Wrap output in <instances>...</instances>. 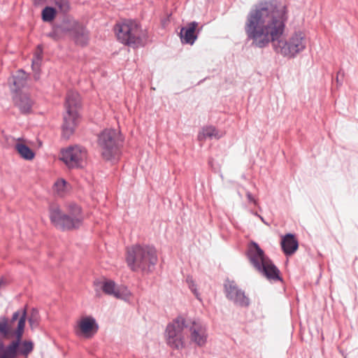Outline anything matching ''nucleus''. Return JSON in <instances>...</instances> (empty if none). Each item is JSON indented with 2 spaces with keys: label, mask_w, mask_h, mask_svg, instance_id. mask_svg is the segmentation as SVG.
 <instances>
[{
  "label": "nucleus",
  "mask_w": 358,
  "mask_h": 358,
  "mask_svg": "<svg viewBox=\"0 0 358 358\" xmlns=\"http://www.w3.org/2000/svg\"><path fill=\"white\" fill-rule=\"evenodd\" d=\"M287 20L286 6L276 0L255 4L248 15V22H285Z\"/></svg>",
  "instance_id": "3"
},
{
  "label": "nucleus",
  "mask_w": 358,
  "mask_h": 358,
  "mask_svg": "<svg viewBox=\"0 0 358 358\" xmlns=\"http://www.w3.org/2000/svg\"><path fill=\"white\" fill-rule=\"evenodd\" d=\"M339 80V78H338V76L336 77V81L338 82Z\"/></svg>",
  "instance_id": "33"
},
{
  "label": "nucleus",
  "mask_w": 358,
  "mask_h": 358,
  "mask_svg": "<svg viewBox=\"0 0 358 358\" xmlns=\"http://www.w3.org/2000/svg\"><path fill=\"white\" fill-rule=\"evenodd\" d=\"M281 247L286 255H291L298 249L299 243L293 234H287L282 238Z\"/></svg>",
  "instance_id": "19"
},
{
  "label": "nucleus",
  "mask_w": 358,
  "mask_h": 358,
  "mask_svg": "<svg viewBox=\"0 0 358 358\" xmlns=\"http://www.w3.org/2000/svg\"><path fill=\"white\" fill-rule=\"evenodd\" d=\"M52 29L46 36L54 40L69 35L80 45L83 46L88 43V32L83 24H52Z\"/></svg>",
  "instance_id": "7"
},
{
  "label": "nucleus",
  "mask_w": 358,
  "mask_h": 358,
  "mask_svg": "<svg viewBox=\"0 0 358 358\" xmlns=\"http://www.w3.org/2000/svg\"><path fill=\"white\" fill-rule=\"evenodd\" d=\"M248 257L252 265L269 280H282L279 269L271 260L265 256L257 243L252 242L248 251Z\"/></svg>",
  "instance_id": "5"
},
{
  "label": "nucleus",
  "mask_w": 358,
  "mask_h": 358,
  "mask_svg": "<svg viewBox=\"0 0 358 358\" xmlns=\"http://www.w3.org/2000/svg\"><path fill=\"white\" fill-rule=\"evenodd\" d=\"M33 103L29 96L26 94H18L15 98V103L22 113H30Z\"/></svg>",
  "instance_id": "21"
},
{
  "label": "nucleus",
  "mask_w": 358,
  "mask_h": 358,
  "mask_svg": "<svg viewBox=\"0 0 358 358\" xmlns=\"http://www.w3.org/2000/svg\"><path fill=\"white\" fill-rule=\"evenodd\" d=\"M189 340L199 347L207 343L208 333L206 324L200 320H193L189 326Z\"/></svg>",
  "instance_id": "15"
},
{
  "label": "nucleus",
  "mask_w": 358,
  "mask_h": 358,
  "mask_svg": "<svg viewBox=\"0 0 358 358\" xmlns=\"http://www.w3.org/2000/svg\"><path fill=\"white\" fill-rule=\"evenodd\" d=\"M68 213H64L57 206L49 208V217L51 224L57 229L69 231L78 229L83 224L85 216L81 208L75 203L69 206Z\"/></svg>",
  "instance_id": "4"
},
{
  "label": "nucleus",
  "mask_w": 358,
  "mask_h": 358,
  "mask_svg": "<svg viewBox=\"0 0 358 358\" xmlns=\"http://www.w3.org/2000/svg\"><path fill=\"white\" fill-rule=\"evenodd\" d=\"M56 9L53 7L46 6L41 13L42 20L44 22L52 21L56 15Z\"/></svg>",
  "instance_id": "26"
},
{
  "label": "nucleus",
  "mask_w": 358,
  "mask_h": 358,
  "mask_svg": "<svg viewBox=\"0 0 358 358\" xmlns=\"http://www.w3.org/2000/svg\"><path fill=\"white\" fill-rule=\"evenodd\" d=\"M185 319L178 316L166 326L164 337L168 346L173 350H182L185 346L184 329L186 327Z\"/></svg>",
  "instance_id": "10"
},
{
  "label": "nucleus",
  "mask_w": 358,
  "mask_h": 358,
  "mask_svg": "<svg viewBox=\"0 0 358 358\" xmlns=\"http://www.w3.org/2000/svg\"><path fill=\"white\" fill-rule=\"evenodd\" d=\"M54 2L61 13L64 14L69 11L70 6L68 0H54Z\"/></svg>",
  "instance_id": "27"
},
{
  "label": "nucleus",
  "mask_w": 358,
  "mask_h": 358,
  "mask_svg": "<svg viewBox=\"0 0 358 358\" xmlns=\"http://www.w3.org/2000/svg\"><path fill=\"white\" fill-rule=\"evenodd\" d=\"M198 24H189L188 27H182L180 31V37L182 43L193 45L197 38L196 29Z\"/></svg>",
  "instance_id": "17"
},
{
  "label": "nucleus",
  "mask_w": 358,
  "mask_h": 358,
  "mask_svg": "<svg viewBox=\"0 0 358 358\" xmlns=\"http://www.w3.org/2000/svg\"><path fill=\"white\" fill-rule=\"evenodd\" d=\"M114 31L120 42L133 48L143 45L147 37L141 24H115Z\"/></svg>",
  "instance_id": "6"
},
{
  "label": "nucleus",
  "mask_w": 358,
  "mask_h": 358,
  "mask_svg": "<svg viewBox=\"0 0 358 358\" xmlns=\"http://www.w3.org/2000/svg\"><path fill=\"white\" fill-rule=\"evenodd\" d=\"M120 132L117 129H105L99 136L97 143L102 157L110 160L117 153L122 143Z\"/></svg>",
  "instance_id": "8"
},
{
  "label": "nucleus",
  "mask_w": 358,
  "mask_h": 358,
  "mask_svg": "<svg viewBox=\"0 0 358 358\" xmlns=\"http://www.w3.org/2000/svg\"><path fill=\"white\" fill-rule=\"evenodd\" d=\"M87 159V150L80 145L69 146L62 150L60 159L70 169L83 166Z\"/></svg>",
  "instance_id": "11"
},
{
  "label": "nucleus",
  "mask_w": 358,
  "mask_h": 358,
  "mask_svg": "<svg viewBox=\"0 0 358 358\" xmlns=\"http://www.w3.org/2000/svg\"><path fill=\"white\" fill-rule=\"evenodd\" d=\"M42 55H43V48L41 45H38L37 46V49H36V50L34 53V57L32 59V64H31L33 71H34L36 73L39 71L41 63L42 58H43Z\"/></svg>",
  "instance_id": "24"
},
{
  "label": "nucleus",
  "mask_w": 358,
  "mask_h": 358,
  "mask_svg": "<svg viewBox=\"0 0 358 358\" xmlns=\"http://www.w3.org/2000/svg\"><path fill=\"white\" fill-rule=\"evenodd\" d=\"M80 96L77 92L69 91L66 97V114L64 117L63 135L69 138L78 121L77 108L80 106Z\"/></svg>",
  "instance_id": "9"
},
{
  "label": "nucleus",
  "mask_w": 358,
  "mask_h": 358,
  "mask_svg": "<svg viewBox=\"0 0 358 358\" xmlns=\"http://www.w3.org/2000/svg\"><path fill=\"white\" fill-rule=\"evenodd\" d=\"M129 23H131V22H134V21H133V20H129Z\"/></svg>",
  "instance_id": "34"
},
{
  "label": "nucleus",
  "mask_w": 358,
  "mask_h": 358,
  "mask_svg": "<svg viewBox=\"0 0 358 358\" xmlns=\"http://www.w3.org/2000/svg\"><path fill=\"white\" fill-rule=\"evenodd\" d=\"M26 358H27V357H26Z\"/></svg>",
  "instance_id": "36"
},
{
  "label": "nucleus",
  "mask_w": 358,
  "mask_h": 358,
  "mask_svg": "<svg viewBox=\"0 0 358 358\" xmlns=\"http://www.w3.org/2000/svg\"><path fill=\"white\" fill-rule=\"evenodd\" d=\"M25 311L27 313L26 309L22 310V311L17 310L13 314L12 318L10 321V324L5 317H0V334L3 336H6L10 331V325L13 322L21 318L23 312Z\"/></svg>",
  "instance_id": "20"
},
{
  "label": "nucleus",
  "mask_w": 358,
  "mask_h": 358,
  "mask_svg": "<svg viewBox=\"0 0 358 358\" xmlns=\"http://www.w3.org/2000/svg\"><path fill=\"white\" fill-rule=\"evenodd\" d=\"M66 182L64 179H59L55 183V189L59 195H63L65 192Z\"/></svg>",
  "instance_id": "28"
},
{
  "label": "nucleus",
  "mask_w": 358,
  "mask_h": 358,
  "mask_svg": "<svg viewBox=\"0 0 358 358\" xmlns=\"http://www.w3.org/2000/svg\"><path fill=\"white\" fill-rule=\"evenodd\" d=\"M101 289L105 294L113 296L116 299L127 300L131 296L130 292L126 287H117L113 280H104Z\"/></svg>",
  "instance_id": "16"
},
{
  "label": "nucleus",
  "mask_w": 358,
  "mask_h": 358,
  "mask_svg": "<svg viewBox=\"0 0 358 358\" xmlns=\"http://www.w3.org/2000/svg\"><path fill=\"white\" fill-rule=\"evenodd\" d=\"M245 31L256 46L264 48L271 42L276 54L288 59L303 52L308 43L306 33L301 30L294 31L284 40L285 24H247Z\"/></svg>",
  "instance_id": "1"
},
{
  "label": "nucleus",
  "mask_w": 358,
  "mask_h": 358,
  "mask_svg": "<svg viewBox=\"0 0 358 358\" xmlns=\"http://www.w3.org/2000/svg\"><path fill=\"white\" fill-rule=\"evenodd\" d=\"M224 291L227 298L234 305L244 308L250 306L249 297L243 289L237 286L234 281L227 280L224 283Z\"/></svg>",
  "instance_id": "14"
},
{
  "label": "nucleus",
  "mask_w": 358,
  "mask_h": 358,
  "mask_svg": "<svg viewBox=\"0 0 358 358\" xmlns=\"http://www.w3.org/2000/svg\"><path fill=\"white\" fill-rule=\"evenodd\" d=\"M27 78V73L23 70H19L16 75L13 76V84L15 87V90H20L26 84Z\"/></svg>",
  "instance_id": "23"
},
{
  "label": "nucleus",
  "mask_w": 358,
  "mask_h": 358,
  "mask_svg": "<svg viewBox=\"0 0 358 358\" xmlns=\"http://www.w3.org/2000/svg\"><path fill=\"white\" fill-rule=\"evenodd\" d=\"M246 196L250 202H252V203L256 202L255 199H254L253 196L252 195V194L250 192H247Z\"/></svg>",
  "instance_id": "32"
},
{
  "label": "nucleus",
  "mask_w": 358,
  "mask_h": 358,
  "mask_svg": "<svg viewBox=\"0 0 358 358\" xmlns=\"http://www.w3.org/2000/svg\"><path fill=\"white\" fill-rule=\"evenodd\" d=\"M186 282L187 283L189 289L192 290V292L196 295V296L198 298V292L196 290V285L194 283V281L192 276H187L186 278Z\"/></svg>",
  "instance_id": "29"
},
{
  "label": "nucleus",
  "mask_w": 358,
  "mask_h": 358,
  "mask_svg": "<svg viewBox=\"0 0 358 358\" xmlns=\"http://www.w3.org/2000/svg\"><path fill=\"white\" fill-rule=\"evenodd\" d=\"M259 217L261 218V220L264 222V218L261 216H259Z\"/></svg>",
  "instance_id": "35"
},
{
  "label": "nucleus",
  "mask_w": 358,
  "mask_h": 358,
  "mask_svg": "<svg viewBox=\"0 0 358 358\" xmlns=\"http://www.w3.org/2000/svg\"><path fill=\"white\" fill-rule=\"evenodd\" d=\"M99 329V324L92 316H84L79 319L73 327L75 334L78 337L91 338Z\"/></svg>",
  "instance_id": "13"
},
{
  "label": "nucleus",
  "mask_w": 358,
  "mask_h": 358,
  "mask_svg": "<svg viewBox=\"0 0 358 358\" xmlns=\"http://www.w3.org/2000/svg\"><path fill=\"white\" fill-rule=\"evenodd\" d=\"M15 149L24 159L31 160L34 158L35 153L34 151L24 143H16L15 145Z\"/></svg>",
  "instance_id": "22"
},
{
  "label": "nucleus",
  "mask_w": 358,
  "mask_h": 358,
  "mask_svg": "<svg viewBox=\"0 0 358 358\" xmlns=\"http://www.w3.org/2000/svg\"><path fill=\"white\" fill-rule=\"evenodd\" d=\"M157 261V251L152 246L135 245L127 249L126 262L133 271L150 273Z\"/></svg>",
  "instance_id": "2"
},
{
  "label": "nucleus",
  "mask_w": 358,
  "mask_h": 358,
  "mask_svg": "<svg viewBox=\"0 0 358 358\" xmlns=\"http://www.w3.org/2000/svg\"><path fill=\"white\" fill-rule=\"evenodd\" d=\"M48 0H34L35 6H42L48 2Z\"/></svg>",
  "instance_id": "31"
},
{
  "label": "nucleus",
  "mask_w": 358,
  "mask_h": 358,
  "mask_svg": "<svg viewBox=\"0 0 358 358\" xmlns=\"http://www.w3.org/2000/svg\"><path fill=\"white\" fill-rule=\"evenodd\" d=\"M25 322L26 313L24 311L21 318L18 320L17 327L15 331L17 339L12 341L8 346H5L3 342L0 340V358H16L20 341L24 332Z\"/></svg>",
  "instance_id": "12"
},
{
  "label": "nucleus",
  "mask_w": 358,
  "mask_h": 358,
  "mask_svg": "<svg viewBox=\"0 0 358 358\" xmlns=\"http://www.w3.org/2000/svg\"><path fill=\"white\" fill-rule=\"evenodd\" d=\"M34 349V344L31 341H24L22 343H20V345L17 350V354H21L24 356H27Z\"/></svg>",
  "instance_id": "25"
},
{
  "label": "nucleus",
  "mask_w": 358,
  "mask_h": 358,
  "mask_svg": "<svg viewBox=\"0 0 358 358\" xmlns=\"http://www.w3.org/2000/svg\"><path fill=\"white\" fill-rule=\"evenodd\" d=\"M38 311L36 310H33L31 315L30 317L29 318V322L32 327L38 325Z\"/></svg>",
  "instance_id": "30"
},
{
  "label": "nucleus",
  "mask_w": 358,
  "mask_h": 358,
  "mask_svg": "<svg viewBox=\"0 0 358 358\" xmlns=\"http://www.w3.org/2000/svg\"><path fill=\"white\" fill-rule=\"evenodd\" d=\"M224 132L217 129L214 126L203 127L198 134L197 138L199 141H203L207 138L220 139L224 136Z\"/></svg>",
  "instance_id": "18"
}]
</instances>
